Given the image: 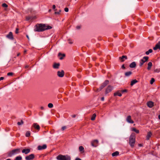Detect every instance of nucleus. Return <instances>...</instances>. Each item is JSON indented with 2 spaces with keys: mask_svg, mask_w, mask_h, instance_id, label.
<instances>
[{
  "mask_svg": "<svg viewBox=\"0 0 160 160\" xmlns=\"http://www.w3.org/2000/svg\"><path fill=\"white\" fill-rule=\"evenodd\" d=\"M51 28H52V27L50 26H47L44 24H37L35 26L34 31L35 32H42L45 30L50 29Z\"/></svg>",
  "mask_w": 160,
  "mask_h": 160,
  "instance_id": "nucleus-1",
  "label": "nucleus"
},
{
  "mask_svg": "<svg viewBox=\"0 0 160 160\" xmlns=\"http://www.w3.org/2000/svg\"><path fill=\"white\" fill-rule=\"evenodd\" d=\"M136 142V137L134 134L131 135L129 138V143L131 147L133 148Z\"/></svg>",
  "mask_w": 160,
  "mask_h": 160,
  "instance_id": "nucleus-2",
  "label": "nucleus"
},
{
  "mask_svg": "<svg viewBox=\"0 0 160 160\" xmlns=\"http://www.w3.org/2000/svg\"><path fill=\"white\" fill-rule=\"evenodd\" d=\"M58 160H71V157L68 155H63L59 154L56 157Z\"/></svg>",
  "mask_w": 160,
  "mask_h": 160,
  "instance_id": "nucleus-3",
  "label": "nucleus"
},
{
  "mask_svg": "<svg viewBox=\"0 0 160 160\" xmlns=\"http://www.w3.org/2000/svg\"><path fill=\"white\" fill-rule=\"evenodd\" d=\"M20 152V148L13 149L8 153V156L9 157H11L15 154L19 153Z\"/></svg>",
  "mask_w": 160,
  "mask_h": 160,
  "instance_id": "nucleus-4",
  "label": "nucleus"
},
{
  "mask_svg": "<svg viewBox=\"0 0 160 160\" xmlns=\"http://www.w3.org/2000/svg\"><path fill=\"white\" fill-rule=\"evenodd\" d=\"M148 59L149 57L148 56L144 57L140 61L139 66L140 67H142L143 64L148 60Z\"/></svg>",
  "mask_w": 160,
  "mask_h": 160,
  "instance_id": "nucleus-5",
  "label": "nucleus"
},
{
  "mask_svg": "<svg viewBox=\"0 0 160 160\" xmlns=\"http://www.w3.org/2000/svg\"><path fill=\"white\" fill-rule=\"evenodd\" d=\"M109 81L108 80H106L101 85L99 88H98L97 90L99 91L101 90L109 83Z\"/></svg>",
  "mask_w": 160,
  "mask_h": 160,
  "instance_id": "nucleus-6",
  "label": "nucleus"
},
{
  "mask_svg": "<svg viewBox=\"0 0 160 160\" xmlns=\"http://www.w3.org/2000/svg\"><path fill=\"white\" fill-rule=\"evenodd\" d=\"M35 158V155L33 154H32L28 156H26L25 158L26 160H32Z\"/></svg>",
  "mask_w": 160,
  "mask_h": 160,
  "instance_id": "nucleus-7",
  "label": "nucleus"
},
{
  "mask_svg": "<svg viewBox=\"0 0 160 160\" xmlns=\"http://www.w3.org/2000/svg\"><path fill=\"white\" fill-rule=\"evenodd\" d=\"M113 89V87L111 85H108L106 88L105 90V94H107L111 92Z\"/></svg>",
  "mask_w": 160,
  "mask_h": 160,
  "instance_id": "nucleus-8",
  "label": "nucleus"
},
{
  "mask_svg": "<svg viewBox=\"0 0 160 160\" xmlns=\"http://www.w3.org/2000/svg\"><path fill=\"white\" fill-rule=\"evenodd\" d=\"M98 140H94L91 142V144L92 147H96L98 146Z\"/></svg>",
  "mask_w": 160,
  "mask_h": 160,
  "instance_id": "nucleus-9",
  "label": "nucleus"
},
{
  "mask_svg": "<svg viewBox=\"0 0 160 160\" xmlns=\"http://www.w3.org/2000/svg\"><path fill=\"white\" fill-rule=\"evenodd\" d=\"M57 75L59 77H62L64 75V72L63 70H61V71H58L57 72Z\"/></svg>",
  "mask_w": 160,
  "mask_h": 160,
  "instance_id": "nucleus-10",
  "label": "nucleus"
},
{
  "mask_svg": "<svg viewBox=\"0 0 160 160\" xmlns=\"http://www.w3.org/2000/svg\"><path fill=\"white\" fill-rule=\"evenodd\" d=\"M47 147V145L45 144H43L42 146L39 145L38 147V149L39 150H41L44 149L46 148Z\"/></svg>",
  "mask_w": 160,
  "mask_h": 160,
  "instance_id": "nucleus-11",
  "label": "nucleus"
},
{
  "mask_svg": "<svg viewBox=\"0 0 160 160\" xmlns=\"http://www.w3.org/2000/svg\"><path fill=\"white\" fill-rule=\"evenodd\" d=\"M127 121L129 123H133L134 121L132 120L131 116L130 115L128 116L126 118Z\"/></svg>",
  "mask_w": 160,
  "mask_h": 160,
  "instance_id": "nucleus-12",
  "label": "nucleus"
},
{
  "mask_svg": "<svg viewBox=\"0 0 160 160\" xmlns=\"http://www.w3.org/2000/svg\"><path fill=\"white\" fill-rule=\"evenodd\" d=\"M153 49L154 50H156L158 49L160 50V41H159L155 46L153 48Z\"/></svg>",
  "mask_w": 160,
  "mask_h": 160,
  "instance_id": "nucleus-13",
  "label": "nucleus"
},
{
  "mask_svg": "<svg viewBox=\"0 0 160 160\" xmlns=\"http://www.w3.org/2000/svg\"><path fill=\"white\" fill-rule=\"evenodd\" d=\"M22 153H24L25 154H27L30 152V149L29 148H26L23 149L22 151Z\"/></svg>",
  "mask_w": 160,
  "mask_h": 160,
  "instance_id": "nucleus-14",
  "label": "nucleus"
},
{
  "mask_svg": "<svg viewBox=\"0 0 160 160\" xmlns=\"http://www.w3.org/2000/svg\"><path fill=\"white\" fill-rule=\"evenodd\" d=\"M6 37L8 38L11 40L13 39V36L12 33V32H10L6 36Z\"/></svg>",
  "mask_w": 160,
  "mask_h": 160,
  "instance_id": "nucleus-15",
  "label": "nucleus"
},
{
  "mask_svg": "<svg viewBox=\"0 0 160 160\" xmlns=\"http://www.w3.org/2000/svg\"><path fill=\"white\" fill-rule=\"evenodd\" d=\"M124 59H128V57L127 56L123 55L121 57H119V59L121 62H123L125 61Z\"/></svg>",
  "mask_w": 160,
  "mask_h": 160,
  "instance_id": "nucleus-16",
  "label": "nucleus"
},
{
  "mask_svg": "<svg viewBox=\"0 0 160 160\" xmlns=\"http://www.w3.org/2000/svg\"><path fill=\"white\" fill-rule=\"evenodd\" d=\"M147 105L149 107L151 108L153 107L154 103L150 101L147 102Z\"/></svg>",
  "mask_w": 160,
  "mask_h": 160,
  "instance_id": "nucleus-17",
  "label": "nucleus"
},
{
  "mask_svg": "<svg viewBox=\"0 0 160 160\" xmlns=\"http://www.w3.org/2000/svg\"><path fill=\"white\" fill-rule=\"evenodd\" d=\"M136 64L135 62H132L129 65L130 67L132 68H135L136 67Z\"/></svg>",
  "mask_w": 160,
  "mask_h": 160,
  "instance_id": "nucleus-18",
  "label": "nucleus"
},
{
  "mask_svg": "<svg viewBox=\"0 0 160 160\" xmlns=\"http://www.w3.org/2000/svg\"><path fill=\"white\" fill-rule=\"evenodd\" d=\"M60 65L59 63H55L53 66V68L55 69H58Z\"/></svg>",
  "mask_w": 160,
  "mask_h": 160,
  "instance_id": "nucleus-19",
  "label": "nucleus"
},
{
  "mask_svg": "<svg viewBox=\"0 0 160 160\" xmlns=\"http://www.w3.org/2000/svg\"><path fill=\"white\" fill-rule=\"evenodd\" d=\"M33 126L35 128L39 130L40 129V127L39 126L38 124L37 123H34L33 125Z\"/></svg>",
  "mask_w": 160,
  "mask_h": 160,
  "instance_id": "nucleus-20",
  "label": "nucleus"
},
{
  "mask_svg": "<svg viewBox=\"0 0 160 160\" xmlns=\"http://www.w3.org/2000/svg\"><path fill=\"white\" fill-rule=\"evenodd\" d=\"M152 66V63L151 62H149L148 63V67L147 69L149 70L151 69V67Z\"/></svg>",
  "mask_w": 160,
  "mask_h": 160,
  "instance_id": "nucleus-21",
  "label": "nucleus"
},
{
  "mask_svg": "<svg viewBox=\"0 0 160 160\" xmlns=\"http://www.w3.org/2000/svg\"><path fill=\"white\" fill-rule=\"evenodd\" d=\"M79 149L80 152H81L82 153H83L84 152V148L82 146H80L79 147Z\"/></svg>",
  "mask_w": 160,
  "mask_h": 160,
  "instance_id": "nucleus-22",
  "label": "nucleus"
},
{
  "mask_svg": "<svg viewBox=\"0 0 160 160\" xmlns=\"http://www.w3.org/2000/svg\"><path fill=\"white\" fill-rule=\"evenodd\" d=\"M152 135V134L151 132H148L146 137L147 140H149Z\"/></svg>",
  "mask_w": 160,
  "mask_h": 160,
  "instance_id": "nucleus-23",
  "label": "nucleus"
},
{
  "mask_svg": "<svg viewBox=\"0 0 160 160\" xmlns=\"http://www.w3.org/2000/svg\"><path fill=\"white\" fill-rule=\"evenodd\" d=\"M132 73L131 71L126 72L125 73V75L126 77H128L131 75Z\"/></svg>",
  "mask_w": 160,
  "mask_h": 160,
  "instance_id": "nucleus-24",
  "label": "nucleus"
},
{
  "mask_svg": "<svg viewBox=\"0 0 160 160\" xmlns=\"http://www.w3.org/2000/svg\"><path fill=\"white\" fill-rule=\"evenodd\" d=\"M119 154V152L118 151H116L112 153V156L113 157H116L118 156Z\"/></svg>",
  "mask_w": 160,
  "mask_h": 160,
  "instance_id": "nucleus-25",
  "label": "nucleus"
},
{
  "mask_svg": "<svg viewBox=\"0 0 160 160\" xmlns=\"http://www.w3.org/2000/svg\"><path fill=\"white\" fill-rule=\"evenodd\" d=\"M138 82V81L137 80H136V79L133 80L131 81L130 85L131 86H132L134 84H135L137 82Z\"/></svg>",
  "mask_w": 160,
  "mask_h": 160,
  "instance_id": "nucleus-26",
  "label": "nucleus"
},
{
  "mask_svg": "<svg viewBox=\"0 0 160 160\" xmlns=\"http://www.w3.org/2000/svg\"><path fill=\"white\" fill-rule=\"evenodd\" d=\"M122 94L121 93H119V91L115 92L114 94V96H118L119 97H121L122 96Z\"/></svg>",
  "mask_w": 160,
  "mask_h": 160,
  "instance_id": "nucleus-27",
  "label": "nucleus"
},
{
  "mask_svg": "<svg viewBox=\"0 0 160 160\" xmlns=\"http://www.w3.org/2000/svg\"><path fill=\"white\" fill-rule=\"evenodd\" d=\"M62 56V57H61L60 58V59L61 60H62L63 59V57H65V55L64 54H62L61 53H59L58 54V56Z\"/></svg>",
  "mask_w": 160,
  "mask_h": 160,
  "instance_id": "nucleus-28",
  "label": "nucleus"
},
{
  "mask_svg": "<svg viewBox=\"0 0 160 160\" xmlns=\"http://www.w3.org/2000/svg\"><path fill=\"white\" fill-rule=\"evenodd\" d=\"M96 116V115L95 113H94L93 114L91 118V120L92 121L94 120L95 119Z\"/></svg>",
  "mask_w": 160,
  "mask_h": 160,
  "instance_id": "nucleus-29",
  "label": "nucleus"
},
{
  "mask_svg": "<svg viewBox=\"0 0 160 160\" xmlns=\"http://www.w3.org/2000/svg\"><path fill=\"white\" fill-rule=\"evenodd\" d=\"M152 49H149V50L146 52L145 53L146 55H148L150 53H152Z\"/></svg>",
  "mask_w": 160,
  "mask_h": 160,
  "instance_id": "nucleus-30",
  "label": "nucleus"
},
{
  "mask_svg": "<svg viewBox=\"0 0 160 160\" xmlns=\"http://www.w3.org/2000/svg\"><path fill=\"white\" fill-rule=\"evenodd\" d=\"M22 159L21 156H18L15 158L14 160H22Z\"/></svg>",
  "mask_w": 160,
  "mask_h": 160,
  "instance_id": "nucleus-31",
  "label": "nucleus"
},
{
  "mask_svg": "<svg viewBox=\"0 0 160 160\" xmlns=\"http://www.w3.org/2000/svg\"><path fill=\"white\" fill-rule=\"evenodd\" d=\"M30 135V132L29 131H28L26 132L25 136L26 137H29Z\"/></svg>",
  "mask_w": 160,
  "mask_h": 160,
  "instance_id": "nucleus-32",
  "label": "nucleus"
},
{
  "mask_svg": "<svg viewBox=\"0 0 160 160\" xmlns=\"http://www.w3.org/2000/svg\"><path fill=\"white\" fill-rule=\"evenodd\" d=\"M33 19V18L32 16H28L26 17V20L27 21H28L31 19Z\"/></svg>",
  "mask_w": 160,
  "mask_h": 160,
  "instance_id": "nucleus-33",
  "label": "nucleus"
},
{
  "mask_svg": "<svg viewBox=\"0 0 160 160\" xmlns=\"http://www.w3.org/2000/svg\"><path fill=\"white\" fill-rule=\"evenodd\" d=\"M132 131L135 132L137 133H139V130L137 129L136 128H132Z\"/></svg>",
  "mask_w": 160,
  "mask_h": 160,
  "instance_id": "nucleus-34",
  "label": "nucleus"
},
{
  "mask_svg": "<svg viewBox=\"0 0 160 160\" xmlns=\"http://www.w3.org/2000/svg\"><path fill=\"white\" fill-rule=\"evenodd\" d=\"M24 123L23 122L22 120H21L20 122H18L17 123V124L18 125H22Z\"/></svg>",
  "mask_w": 160,
  "mask_h": 160,
  "instance_id": "nucleus-35",
  "label": "nucleus"
},
{
  "mask_svg": "<svg viewBox=\"0 0 160 160\" xmlns=\"http://www.w3.org/2000/svg\"><path fill=\"white\" fill-rule=\"evenodd\" d=\"M48 107L50 108H52L53 107V105L52 103H49L48 105Z\"/></svg>",
  "mask_w": 160,
  "mask_h": 160,
  "instance_id": "nucleus-36",
  "label": "nucleus"
},
{
  "mask_svg": "<svg viewBox=\"0 0 160 160\" xmlns=\"http://www.w3.org/2000/svg\"><path fill=\"white\" fill-rule=\"evenodd\" d=\"M155 81V79L154 78H152L151 80H150V84H152L153 82H154Z\"/></svg>",
  "mask_w": 160,
  "mask_h": 160,
  "instance_id": "nucleus-37",
  "label": "nucleus"
},
{
  "mask_svg": "<svg viewBox=\"0 0 160 160\" xmlns=\"http://www.w3.org/2000/svg\"><path fill=\"white\" fill-rule=\"evenodd\" d=\"M2 6L3 7L7 8L8 7V5L5 3H3L2 4Z\"/></svg>",
  "mask_w": 160,
  "mask_h": 160,
  "instance_id": "nucleus-38",
  "label": "nucleus"
},
{
  "mask_svg": "<svg viewBox=\"0 0 160 160\" xmlns=\"http://www.w3.org/2000/svg\"><path fill=\"white\" fill-rule=\"evenodd\" d=\"M127 91H128V90L126 89L122 90L121 91V92L122 93L127 92Z\"/></svg>",
  "mask_w": 160,
  "mask_h": 160,
  "instance_id": "nucleus-39",
  "label": "nucleus"
},
{
  "mask_svg": "<svg viewBox=\"0 0 160 160\" xmlns=\"http://www.w3.org/2000/svg\"><path fill=\"white\" fill-rule=\"evenodd\" d=\"M61 12V10H59V11H58V12H55V14H59L60 13V12Z\"/></svg>",
  "mask_w": 160,
  "mask_h": 160,
  "instance_id": "nucleus-40",
  "label": "nucleus"
},
{
  "mask_svg": "<svg viewBox=\"0 0 160 160\" xmlns=\"http://www.w3.org/2000/svg\"><path fill=\"white\" fill-rule=\"evenodd\" d=\"M13 74V73L12 72H8L7 73L8 76H12Z\"/></svg>",
  "mask_w": 160,
  "mask_h": 160,
  "instance_id": "nucleus-41",
  "label": "nucleus"
},
{
  "mask_svg": "<svg viewBox=\"0 0 160 160\" xmlns=\"http://www.w3.org/2000/svg\"><path fill=\"white\" fill-rule=\"evenodd\" d=\"M68 43L70 44H72L73 43V42L70 39H68Z\"/></svg>",
  "mask_w": 160,
  "mask_h": 160,
  "instance_id": "nucleus-42",
  "label": "nucleus"
},
{
  "mask_svg": "<svg viewBox=\"0 0 160 160\" xmlns=\"http://www.w3.org/2000/svg\"><path fill=\"white\" fill-rule=\"evenodd\" d=\"M66 128V127L65 126H63L62 128L61 129L62 131L64 130Z\"/></svg>",
  "mask_w": 160,
  "mask_h": 160,
  "instance_id": "nucleus-43",
  "label": "nucleus"
},
{
  "mask_svg": "<svg viewBox=\"0 0 160 160\" xmlns=\"http://www.w3.org/2000/svg\"><path fill=\"white\" fill-rule=\"evenodd\" d=\"M64 11L66 12H68V8H64Z\"/></svg>",
  "mask_w": 160,
  "mask_h": 160,
  "instance_id": "nucleus-44",
  "label": "nucleus"
},
{
  "mask_svg": "<svg viewBox=\"0 0 160 160\" xmlns=\"http://www.w3.org/2000/svg\"><path fill=\"white\" fill-rule=\"evenodd\" d=\"M81 28V26H78L76 27V28L77 29H79Z\"/></svg>",
  "mask_w": 160,
  "mask_h": 160,
  "instance_id": "nucleus-45",
  "label": "nucleus"
},
{
  "mask_svg": "<svg viewBox=\"0 0 160 160\" xmlns=\"http://www.w3.org/2000/svg\"><path fill=\"white\" fill-rule=\"evenodd\" d=\"M56 8V6L55 5H53L52 6V9H55V11H56V10L55 9Z\"/></svg>",
  "mask_w": 160,
  "mask_h": 160,
  "instance_id": "nucleus-46",
  "label": "nucleus"
},
{
  "mask_svg": "<svg viewBox=\"0 0 160 160\" xmlns=\"http://www.w3.org/2000/svg\"><path fill=\"white\" fill-rule=\"evenodd\" d=\"M19 30V29L18 28H16V31H15V33H18V31Z\"/></svg>",
  "mask_w": 160,
  "mask_h": 160,
  "instance_id": "nucleus-47",
  "label": "nucleus"
},
{
  "mask_svg": "<svg viewBox=\"0 0 160 160\" xmlns=\"http://www.w3.org/2000/svg\"><path fill=\"white\" fill-rule=\"evenodd\" d=\"M122 68L124 69H125V67L124 66V64H123L122 66Z\"/></svg>",
  "mask_w": 160,
  "mask_h": 160,
  "instance_id": "nucleus-48",
  "label": "nucleus"
},
{
  "mask_svg": "<svg viewBox=\"0 0 160 160\" xmlns=\"http://www.w3.org/2000/svg\"><path fill=\"white\" fill-rule=\"evenodd\" d=\"M71 116L72 118H75L76 117V115H72Z\"/></svg>",
  "mask_w": 160,
  "mask_h": 160,
  "instance_id": "nucleus-49",
  "label": "nucleus"
},
{
  "mask_svg": "<svg viewBox=\"0 0 160 160\" xmlns=\"http://www.w3.org/2000/svg\"><path fill=\"white\" fill-rule=\"evenodd\" d=\"M75 160H82L80 158H76Z\"/></svg>",
  "mask_w": 160,
  "mask_h": 160,
  "instance_id": "nucleus-50",
  "label": "nucleus"
},
{
  "mask_svg": "<svg viewBox=\"0 0 160 160\" xmlns=\"http://www.w3.org/2000/svg\"><path fill=\"white\" fill-rule=\"evenodd\" d=\"M4 77H0V81L1 80H3V79H4Z\"/></svg>",
  "mask_w": 160,
  "mask_h": 160,
  "instance_id": "nucleus-51",
  "label": "nucleus"
},
{
  "mask_svg": "<svg viewBox=\"0 0 160 160\" xmlns=\"http://www.w3.org/2000/svg\"><path fill=\"white\" fill-rule=\"evenodd\" d=\"M104 97H102L101 98V100H102V101H103L104 100Z\"/></svg>",
  "mask_w": 160,
  "mask_h": 160,
  "instance_id": "nucleus-52",
  "label": "nucleus"
},
{
  "mask_svg": "<svg viewBox=\"0 0 160 160\" xmlns=\"http://www.w3.org/2000/svg\"><path fill=\"white\" fill-rule=\"evenodd\" d=\"M138 145L139 147H142V144H139Z\"/></svg>",
  "mask_w": 160,
  "mask_h": 160,
  "instance_id": "nucleus-53",
  "label": "nucleus"
},
{
  "mask_svg": "<svg viewBox=\"0 0 160 160\" xmlns=\"http://www.w3.org/2000/svg\"><path fill=\"white\" fill-rule=\"evenodd\" d=\"M26 37H27V38L28 39V40L29 39V37L28 36V35H26Z\"/></svg>",
  "mask_w": 160,
  "mask_h": 160,
  "instance_id": "nucleus-54",
  "label": "nucleus"
},
{
  "mask_svg": "<svg viewBox=\"0 0 160 160\" xmlns=\"http://www.w3.org/2000/svg\"><path fill=\"white\" fill-rule=\"evenodd\" d=\"M29 67V66H28V65H26V66H25V68H28Z\"/></svg>",
  "mask_w": 160,
  "mask_h": 160,
  "instance_id": "nucleus-55",
  "label": "nucleus"
},
{
  "mask_svg": "<svg viewBox=\"0 0 160 160\" xmlns=\"http://www.w3.org/2000/svg\"><path fill=\"white\" fill-rule=\"evenodd\" d=\"M41 109L42 110H43L44 109V107H41Z\"/></svg>",
  "mask_w": 160,
  "mask_h": 160,
  "instance_id": "nucleus-56",
  "label": "nucleus"
},
{
  "mask_svg": "<svg viewBox=\"0 0 160 160\" xmlns=\"http://www.w3.org/2000/svg\"><path fill=\"white\" fill-rule=\"evenodd\" d=\"M20 55V53H18L17 54V56H19Z\"/></svg>",
  "mask_w": 160,
  "mask_h": 160,
  "instance_id": "nucleus-57",
  "label": "nucleus"
},
{
  "mask_svg": "<svg viewBox=\"0 0 160 160\" xmlns=\"http://www.w3.org/2000/svg\"><path fill=\"white\" fill-rule=\"evenodd\" d=\"M158 118L160 120V115H158Z\"/></svg>",
  "mask_w": 160,
  "mask_h": 160,
  "instance_id": "nucleus-58",
  "label": "nucleus"
},
{
  "mask_svg": "<svg viewBox=\"0 0 160 160\" xmlns=\"http://www.w3.org/2000/svg\"><path fill=\"white\" fill-rule=\"evenodd\" d=\"M6 160H12L10 159H7Z\"/></svg>",
  "mask_w": 160,
  "mask_h": 160,
  "instance_id": "nucleus-59",
  "label": "nucleus"
},
{
  "mask_svg": "<svg viewBox=\"0 0 160 160\" xmlns=\"http://www.w3.org/2000/svg\"><path fill=\"white\" fill-rule=\"evenodd\" d=\"M51 11V9H49V12H50Z\"/></svg>",
  "mask_w": 160,
  "mask_h": 160,
  "instance_id": "nucleus-60",
  "label": "nucleus"
},
{
  "mask_svg": "<svg viewBox=\"0 0 160 160\" xmlns=\"http://www.w3.org/2000/svg\"><path fill=\"white\" fill-rule=\"evenodd\" d=\"M26 52V50H25V51H24V52Z\"/></svg>",
  "mask_w": 160,
  "mask_h": 160,
  "instance_id": "nucleus-61",
  "label": "nucleus"
}]
</instances>
